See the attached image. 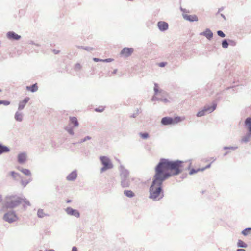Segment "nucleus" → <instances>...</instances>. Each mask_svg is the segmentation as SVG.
Returning a JSON list of instances; mask_svg holds the SVG:
<instances>
[{
	"label": "nucleus",
	"instance_id": "nucleus-2",
	"mask_svg": "<svg viewBox=\"0 0 251 251\" xmlns=\"http://www.w3.org/2000/svg\"><path fill=\"white\" fill-rule=\"evenodd\" d=\"M23 203L27 205L30 204L29 201L25 198H21L16 196H12L7 198L6 207L8 208H13Z\"/></svg>",
	"mask_w": 251,
	"mask_h": 251
},
{
	"label": "nucleus",
	"instance_id": "nucleus-27",
	"mask_svg": "<svg viewBox=\"0 0 251 251\" xmlns=\"http://www.w3.org/2000/svg\"><path fill=\"white\" fill-rule=\"evenodd\" d=\"M19 170L21 171L26 176H30L31 175V173L30 171L26 169H19Z\"/></svg>",
	"mask_w": 251,
	"mask_h": 251
},
{
	"label": "nucleus",
	"instance_id": "nucleus-16",
	"mask_svg": "<svg viewBox=\"0 0 251 251\" xmlns=\"http://www.w3.org/2000/svg\"><path fill=\"white\" fill-rule=\"evenodd\" d=\"M29 100V98L28 97H26L23 100L21 101L19 103V109L20 110L23 109Z\"/></svg>",
	"mask_w": 251,
	"mask_h": 251
},
{
	"label": "nucleus",
	"instance_id": "nucleus-41",
	"mask_svg": "<svg viewBox=\"0 0 251 251\" xmlns=\"http://www.w3.org/2000/svg\"><path fill=\"white\" fill-rule=\"evenodd\" d=\"M54 52L55 53V54H57L59 52V51L58 50H53Z\"/></svg>",
	"mask_w": 251,
	"mask_h": 251
},
{
	"label": "nucleus",
	"instance_id": "nucleus-17",
	"mask_svg": "<svg viewBox=\"0 0 251 251\" xmlns=\"http://www.w3.org/2000/svg\"><path fill=\"white\" fill-rule=\"evenodd\" d=\"M38 88V87L37 83L33 84L31 86H26V90L32 92L37 91Z\"/></svg>",
	"mask_w": 251,
	"mask_h": 251
},
{
	"label": "nucleus",
	"instance_id": "nucleus-29",
	"mask_svg": "<svg viewBox=\"0 0 251 251\" xmlns=\"http://www.w3.org/2000/svg\"><path fill=\"white\" fill-rule=\"evenodd\" d=\"M74 69L76 71L79 70L81 69V65L79 63H77L75 65Z\"/></svg>",
	"mask_w": 251,
	"mask_h": 251
},
{
	"label": "nucleus",
	"instance_id": "nucleus-13",
	"mask_svg": "<svg viewBox=\"0 0 251 251\" xmlns=\"http://www.w3.org/2000/svg\"><path fill=\"white\" fill-rule=\"evenodd\" d=\"M154 91L155 92V96H157L158 95L164 96L167 95L166 93H165L164 91H163L162 90H159V86L156 83L154 84Z\"/></svg>",
	"mask_w": 251,
	"mask_h": 251
},
{
	"label": "nucleus",
	"instance_id": "nucleus-8",
	"mask_svg": "<svg viewBox=\"0 0 251 251\" xmlns=\"http://www.w3.org/2000/svg\"><path fill=\"white\" fill-rule=\"evenodd\" d=\"M215 105H213L212 107H208L207 108L205 107L202 110L198 112L197 116L198 117L202 116L205 114L206 112H211L215 110Z\"/></svg>",
	"mask_w": 251,
	"mask_h": 251
},
{
	"label": "nucleus",
	"instance_id": "nucleus-33",
	"mask_svg": "<svg viewBox=\"0 0 251 251\" xmlns=\"http://www.w3.org/2000/svg\"><path fill=\"white\" fill-rule=\"evenodd\" d=\"M104 110V108L103 107H99L98 108H96L95 109V111H97V112H101L102 111H103Z\"/></svg>",
	"mask_w": 251,
	"mask_h": 251
},
{
	"label": "nucleus",
	"instance_id": "nucleus-45",
	"mask_svg": "<svg viewBox=\"0 0 251 251\" xmlns=\"http://www.w3.org/2000/svg\"><path fill=\"white\" fill-rule=\"evenodd\" d=\"M0 92H1V90L0 89Z\"/></svg>",
	"mask_w": 251,
	"mask_h": 251
},
{
	"label": "nucleus",
	"instance_id": "nucleus-36",
	"mask_svg": "<svg viewBox=\"0 0 251 251\" xmlns=\"http://www.w3.org/2000/svg\"><path fill=\"white\" fill-rule=\"evenodd\" d=\"M157 100H159L162 101L164 102H169L168 100L166 98L158 99Z\"/></svg>",
	"mask_w": 251,
	"mask_h": 251
},
{
	"label": "nucleus",
	"instance_id": "nucleus-35",
	"mask_svg": "<svg viewBox=\"0 0 251 251\" xmlns=\"http://www.w3.org/2000/svg\"><path fill=\"white\" fill-rule=\"evenodd\" d=\"M10 175L12 176L13 178H15L16 176L18 175V174L14 172H11L10 173Z\"/></svg>",
	"mask_w": 251,
	"mask_h": 251
},
{
	"label": "nucleus",
	"instance_id": "nucleus-7",
	"mask_svg": "<svg viewBox=\"0 0 251 251\" xmlns=\"http://www.w3.org/2000/svg\"><path fill=\"white\" fill-rule=\"evenodd\" d=\"M134 49L132 48H124L121 52V55L127 57L131 55Z\"/></svg>",
	"mask_w": 251,
	"mask_h": 251
},
{
	"label": "nucleus",
	"instance_id": "nucleus-1",
	"mask_svg": "<svg viewBox=\"0 0 251 251\" xmlns=\"http://www.w3.org/2000/svg\"><path fill=\"white\" fill-rule=\"evenodd\" d=\"M182 163L180 161L161 160L155 168L154 179L150 188V198L159 200L163 198L164 195L161 188L163 181L172 176L181 173L183 168Z\"/></svg>",
	"mask_w": 251,
	"mask_h": 251
},
{
	"label": "nucleus",
	"instance_id": "nucleus-9",
	"mask_svg": "<svg viewBox=\"0 0 251 251\" xmlns=\"http://www.w3.org/2000/svg\"><path fill=\"white\" fill-rule=\"evenodd\" d=\"M66 212L70 215L74 216L77 218L79 217L80 214L78 212V211L76 210L73 209V208L71 207H68L66 209Z\"/></svg>",
	"mask_w": 251,
	"mask_h": 251
},
{
	"label": "nucleus",
	"instance_id": "nucleus-19",
	"mask_svg": "<svg viewBox=\"0 0 251 251\" xmlns=\"http://www.w3.org/2000/svg\"><path fill=\"white\" fill-rule=\"evenodd\" d=\"M245 125L247 127L250 133L251 134V118H248L245 121Z\"/></svg>",
	"mask_w": 251,
	"mask_h": 251
},
{
	"label": "nucleus",
	"instance_id": "nucleus-12",
	"mask_svg": "<svg viewBox=\"0 0 251 251\" xmlns=\"http://www.w3.org/2000/svg\"><path fill=\"white\" fill-rule=\"evenodd\" d=\"M8 38L11 40H19L21 36L14 32H9L7 34Z\"/></svg>",
	"mask_w": 251,
	"mask_h": 251
},
{
	"label": "nucleus",
	"instance_id": "nucleus-26",
	"mask_svg": "<svg viewBox=\"0 0 251 251\" xmlns=\"http://www.w3.org/2000/svg\"><path fill=\"white\" fill-rule=\"evenodd\" d=\"M15 118L18 121H21L22 120V115L21 113L16 112L15 114Z\"/></svg>",
	"mask_w": 251,
	"mask_h": 251
},
{
	"label": "nucleus",
	"instance_id": "nucleus-44",
	"mask_svg": "<svg viewBox=\"0 0 251 251\" xmlns=\"http://www.w3.org/2000/svg\"><path fill=\"white\" fill-rule=\"evenodd\" d=\"M42 251V250H40V251Z\"/></svg>",
	"mask_w": 251,
	"mask_h": 251
},
{
	"label": "nucleus",
	"instance_id": "nucleus-10",
	"mask_svg": "<svg viewBox=\"0 0 251 251\" xmlns=\"http://www.w3.org/2000/svg\"><path fill=\"white\" fill-rule=\"evenodd\" d=\"M183 18L188 21L190 22L197 21L198 18L196 15H188L187 14H183Z\"/></svg>",
	"mask_w": 251,
	"mask_h": 251
},
{
	"label": "nucleus",
	"instance_id": "nucleus-5",
	"mask_svg": "<svg viewBox=\"0 0 251 251\" xmlns=\"http://www.w3.org/2000/svg\"><path fill=\"white\" fill-rule=\"evenodd\" d=\"M3 219L9 223H12L16 221L18 218L15 213L13 212H9L6 213L3 217Z\"/></svg>",
	"mask_w": 251,
	"mask_h": 251
},
{
	"label": "nucleus",
	"instance_id": "nucleus-24",
	"mask_svg": "<svg viewBox=\"0 0 251 251\" xmlns=\"http://www.w3.org/2000/svg\"><path fill=\"white\" fill-rule=\"evenodd\" d=\"M238 247H243V248H246L247 247V245L244 243V241H243L241 240H239L237 243Z\"/></svg>",
	"mask_w": 251,
	"mask_h": 251
},
{
	"label": "nucleus",
	"instance_id": "nucleus-42",
	"mask_svg": "<svg viewBox=\"0 0 251 251\" xmlns=\"http://www.w3.org/2000/svg\"><path fill=\"white\" fill-rule=\"evenodd\" d=\"M46 251H55L54 250H53V249H50V250H47Z\"/></svg>",
	"mask_w": 251,
	"mask_h": 251
},
{
	"label": "nucleus",
	"instance_id": "nucleus-37",
	"mask_svg": "<svg viewBox=\"0 0 251 251\" xmlns=\"http://www.w3.org/2000/svg\"><path fill=\"white\" fill-rule=\"evenodd\" d=\"M93 60H94V61H95V62L102 61H106V62H108V61H109V60L110 59H106V60H100V59H98V58H94L93 59Z\"/></svg>",
	"mask_w": 251,
	"mask_h": 251
},
{
	"label": "nucleus",
	"instance_id": "nucleus-3",
	"mask_svg": "<svg viewBox=\"0 0 251 251\" xmlns=\"http://www.w3.org/2000/svg\"><path fill=\"white\" fill-rule=\"evenodd\" d=\"M181 121L180 117H176L174 118L166 117L161 120V123L164 125L176 124Z\"/></svg>",
	"mask_w": 251,
	"mask_h": 251
},
{
	"label": "nucleus",
	"instance_id": "nucleus-38",
	"mask_svg": "<svg viewBox=\"0 0 251 251\" xmlns=\"http://www.w3.org/2000/svg\"><path fill=\"white\" fill-rule=\"evenodd\" d=\"M166 64V62H161L158 64L159 66L161 67H164Z\"/></svg>",
	"mask_w": 251,
	"mask_h": 251
},
{
	"label": "nucleus",
	"instance_id": "nucleus-43",
	"mask_svg": "<svg viewBox=\"0 0 251 251\" xmlns=\"http://www.w3.org/2000/svg\"><path fill=\"white\" fill-rule=\"evenodd\" d=\"M71 202V201H70V200H68V201H67V202Z\"/></svg>",
	"mask_w": 251,
	"mask_h": 251
},
{
	"label": "nucleus",
	"instance_id": "nucleus-4",
	"mask_svg": "<svg viewBox=\"0 0 251 251\" xmlns=\"http://www.w3.org/2000/svg\"><path fill=\"white\" fill-rule=\"evenodd\" d=\"M100 160L103 165V167L101 169V172L105 171L109 169H111L113 167V165L108 157L105 156H101L100 157Z\"/></svg>",
	"mask_w": 251,
	"mask_h": 251
},
{
	"label": "nucleus",
	"instance_id": "nucleus-39",
	"mask_svg": "<svg viewBox=\"0 0 251 251\" xmlns=\"http://www.w3.org/2000/svg\"><path fill=\"white\" fill-rule=\"evenodd\" d=\"M72 251H77V249L76 247H73Z\"/></svg>",
	"mask_w": 251,
	"mask_h": 251
},
{
	"label": "nucleus",
	"instance_id": "nucleus-30",
	"mask_svg": "<svg viewBox=\"0 0 251 251\" xmlns=\"http://www.w3.org/2000/svg\"><path fill=\"white\" fill-rule=\"evenodd\" d=\"M228 44L226 40H225L222 42V47L224 48H226L228 47Z\"/></svg>",
	"mask_w": 251,
	"mask_h": 251
},
{
	"label": "nucleus",
	"instance_id": "nucleus-21",
	"mask_svg": "<svg viewBox=\"0 0 251 251\" xmlns=\"http://www.w3.org/2000/svg\"><path fill=\"white\" fill-rule=\"evenodd\" d=\"M208 39H210L213 36L212 32L209 29L206 30L205 32L202 33Z\"/></svg>",
	"mask_w": 251,
	"mask_h": 251
},
{
	"label": "nucleus",
	"instance_id": "nucleus-11",
	"mask_svg": "<svg viewBox=\"0 0 251 251\" xmlns=\"http://www.w3.org/2000/svg\"><path fill=\"white\" fill-rule=\"evenodd\" d=\"M158 27L161 31H165L168 28V24L165 22L160 21L157 24Z\"/></svg>",
	"mask_w": 251,
	"mask_h": 251
},
{
	"label": "nucleus",
	"instance_id": "nucleus-22",
	"mask_svg": "<svg viewBox=\"0 0 251 251\" xmlns=\"http://www.w3.org/2000/svg\"><path fill=\"white\" fill-rule=\"evenodd\" d=\"M124 194L128 197H133L134 196V193L131 190H125Z\"/></svg>",
	"mask_w": 251,
	"mask_h": 251
},
{
	"label": "nucleus",
	"instance_id": "nucleus-32",
	"mask_svg": "<svg viewBox=\"0 0 251 251\" xmlns=\"http://www.w3.org/2000/svg\"><path fill=\"white\" fill-rule=\"evenodd\" d=\"M10 102L8 101H2L0 100V104H4V105H9Z\"/></svg>",
	"mask_w": 251,
	"mask_h": 251
},
{
	"label": "nucleus",
	"instance_id": "nucleus-18",
	"mask_svg": "<svg viewBox=\"0 0 251 251\" xmlns=\"http://www.w3.org/2000/svg\"><path fill=\"white\" fill-rule=\"evenodd\" d=\"M77 177L76 172H72L67 176V179L68 180L72 181L75 180Z\"/></svg>",
	"mask_w": 251,
	"mask_h": 251
},
{
	"label": "nucleus",
	"instance_id": "nucleus-15",
	"mask_svg": "<svg viewBox=\"0 0 251 251\" xmlns=\"http://www.w3.org/2000/svg\"><path fill=\"white\" fill-rule=\"evenodd\" d=\"M26 159V155L25 153H20L18 156V162L20 163H23L25 161Z\"/></svg>",
	"mask_w": 251,
	"mask_h": 251
},
{
	"label": "nucleus",
	"instance_id": "nucleus-6",
	"mask_svg": "<svg viewBox=\"0 0 251 251\" xmlns=\"http://www.w3.org/2000/svg\"><path fill=\"white\" fill-rule=\"evenodd\" d=\"M202 162L207 163V164L205 166V167H202V168H198L197 169H192L190 170L189 174L190 175H192L193 174L198 173V172H200V171H203L205 169H206L207 168H210V167L211 166V163L209 162L208 160H203L202 161Z\"/></svg>",
	"mask_w": 251,
	"mask_h": 251
},
{
	"label": "nucleus",
	"instance_id": "nucleus-34",
	"mask_svg": "<svg viewBox=\"0 0 251 251\" xmlns=\"http://www.w3.org/2000/svg\"><path fill=\"white\" fill-rule=\"evenodd\" d=\"M217 34L218 35L221 37H224L225 36V34L223 33V31H221V30H219L217 32Z\"/></svg>",
	"mask_w": 251,
	"mask_h": 251
},
{
	"label": "nucleus",
	"instance_id": "nucleus-31",
	"mask_svg": "<svg viewBox=\"0 0 251 251\" xmlns=\"http://www.w3.org/2000/svg\"><path fill=\"white\" fill-rule=\"evenodd\" d=\"M141 137L143 139H146L149 137V134L147 133H140Z\"/></svg>",
	"mask_w": 251,
	"mask_h": 251
},
{
	"label": "nucleus",
	"instance_id": "nucleus-23",
	"mask_svg": "<svg viewBox=\"0 0 251 251\" xmlns=\"http://www.w3.org/2000/svg\"><path fill=\"white\" fill-rule=\"evenodd\" d=\"M70 121L71 123L74 125L75 126H78V123L76 118L73 117L70 118Z\"/></svg>",
	"mask_w": 251,
	"mask_h": 251
},
{
	"label": "nucleus",
	"instance_id": "nucleus-40",
	"mask_svg": "<svg viewBox=\"0 0 251 251\" xmlns=\"http://www.w3.org/2000/svg\"><path fill=\"white\" fill-rule=\"evenodd\" d=\"M236 251H246L244 249H238Z\"/></svg>",
	"mask_w": 251,
	"mask_h": 251
},
{
	"label": "nucleus",
	"instance_id": "nucleus-28",
	"mask_svg": "<svg viewBox=\"0 0 251 251\" xmlns=\"http://www.w3.org/2000/svg\"><path fill=\"white\" fill-rule=\"evenodd\" d=\"M37 214H38V216L41 218L43 217L44 216V215H45L44 212L43 210H42V209L39 210L38 211Z\"/></svg>",
	"mask_w": 251,
	"mask_h": 251
},
{
	"label": "nucleus",
	"instance_id": "nucleus-25",
	"mask_svg": "<svg viewBox=\"0 0 251 251\" xmlns=\"http://www.w3.org/2000/svg\"><path fill=\"white\" fill-rule=\"evenodd\" d=\"M251 233V228H247L242 231V233L244 236H247Z\"/></svg>",
	"mask_w": 251,
	"mask_h": 251
},
{
	"label": "nucleus",
	"instance_id": "nucleus-14",
	"mask_svg": "<svg viewBox=\"0 0 251 251\" xmlns=\"http://www.w3.org/2000/svg\"><path fill=\"white\" fill-rule=\"evenodd\" d=\"M127 175H128V173L127 172H125L124 174H123L122 175V176L123 177V180H122V185L123 187H127L129 185V182L126 181V177H127Z\"/></svg>",
	"mask_w": 251,
	"mask_h": 251
},
{
	"label": "nucleus",
	"instance_id": "nucleus-20",
	"mask_svg": "<svg viewBox=\"0 0 251 251\" xmlns=\"http://www.w3.org/2000/svg\"><path fill=\"white\" fill-rule=\"evenodd\" d=\"M9 151V149L7 147L0 144V154L2 153L7 152Z\"/></svg>",
	"mask_w": 251,
	"mask_h": 251
}]
</instances>
